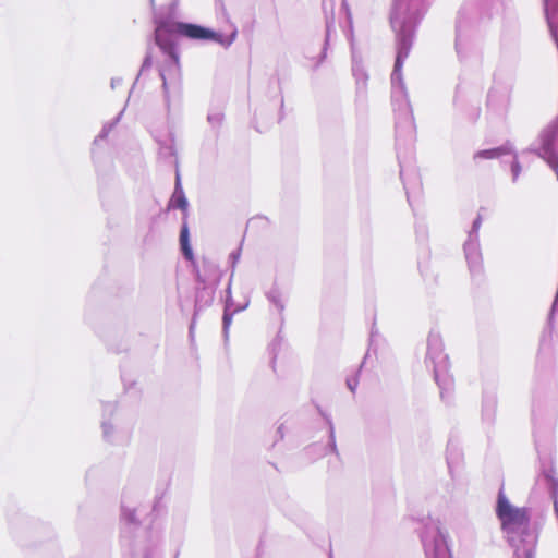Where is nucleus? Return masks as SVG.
<instances>
[{"mask_svg": "<svg viewBox=\"0 0 558 558\" xmlns=\"http://www.w3.org/2000/svg\"><path fill=\"white\" fill-rule=\"evenodd\" d=\"M182 36L194 40L221 41V35L197 24L183 22H162L155 31L157 46L170 58L171 62L179 66L180 57L173 36Z\"/></svg>", "mask_w": 558, "mask_h": 558, "instance_id": "obj_1", "label": "nucleus"}, {"mask_svg": "<svg viewBox=\"0 0 558 558\" xmlns=\"http://www.w3.org/2000/svg\"><path fill=\"white\" fill-rule=\"evenodd\" d=\"M496 512L501 521L502 527L522 526L525 525L529 520L525 509L512 507L502 494L498 496Z\"/></svg>", "mask_w": 558, "mask_h": 558, "instance_id": "obj_2", "label": "nucleus"}, {"mask_svg": "<svg viewBox=\"0 0 558 558\" xmlns=\"http://www.w3.org/2000/svg\"><path fill=\"white\" fill-rule=\"evenodd\" d=\"M556 135L554 132H547L543 136L542 151L543 157L547 160L549 166L555 170L558 177V154L555 150Z\"/></svg>", "mask_w": 558, "mask_h": 558, "instance_id": "obj_3", "label": "nucleus"}, {"mask_svg": "<svg viewBox=\"0 0 558 558\" xmlns=\"http://www.w3.org/2000/svg\"><path fill=\"white\" fill-rule=\"evenodd\" d=\"M168 208L169 209L178 208L184 213L187 210V201H186V197L184 195L182 187L180 186L179 181H177V186H175L174 193L168 204Z\"/></svg>", "mask_w": 558, "mask_h": 558, "instance_id": "obj_4", "label": "nucleus"}, {"mask_svg": "<svg viewBox=\"0 0 558 558\" xmlns=\"http://www.w3.org/2000/svg\"><path fill=\"white\" fill-rule=\"evenodd\" d=\"M180 245H181V250L183 252L184 257L187 260L193 262L194 260V255H193V252H192V248H191V245H190L189 227H187L186 221L183 222L182 228H181Z\"/></svg>", "mask_w": 558, "mask_h": 558, "instance_id": "obj_5", "label": "nucleus"}, {"mask_svg": "<svg viewBox=\"0 0 558 558\" xmlns=\"http://www.w3.org/2000/svg\"><path fill=\"white\" fill-rule=\"evenodd\" d=\"M506 154H508V149L506 147H496L476 153L474 159H497Z\"/></svg>", "mask_w": 558, "mask_h": 558, "instance_id": "obj_6", "label": "nucleus"}, {"mask_svg": "<svg viewBox=\"0 0 558 558\" xmlns=\"http://www.w3.org/2000/svg\"><path fill=\"white\" fill-rule=\"evenodd\" d=\"M512 171H513L514 178H517L519 175V172H520V165L518 162H514L512 165Z\"/></svg>", "mask_w": 558, "mask_h": 558, "instance_id": "obj_7", "label": "nucleus"}]
</instances>
